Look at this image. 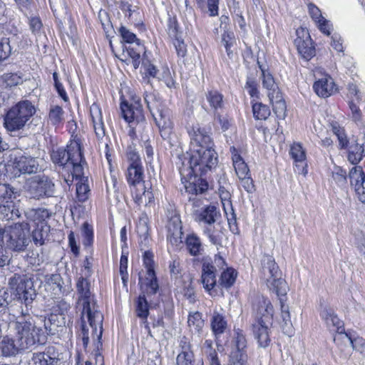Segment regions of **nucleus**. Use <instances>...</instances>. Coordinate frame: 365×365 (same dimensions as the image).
<instances>
[{"label": "nucleus", "mask_w": 365, "mask_h": 365, "mask_svg": "<svg viewBox=\"0 0 365 365\" xmlns=\"http://www.w3.org/2000/svg\"><path fill=\"white\" fill-rule=\"evenodd\" d=\"M245 88L247 89L249 94L252 97H257L258 95V84L257 81L251 77H248L246 83Z\"/></svg>", "instance_id": "69168bd1"}, {"label": "nucleus", "mask_w": 365, "mask_h": 365, "mask_svg": "<svg viewBox=\"0 0 365 365\" xmlns=\"http://www.w3.org/2000/svg\"><path fill=\"white\" fill-rule=\"evenodd\" d=\"M150 190L151 187H147L145 184H140V186L131 188L135 202L138 205H144L145 206L152 204L154 201V196Z\"/></svg>", "instance_id": "5701e85b"}, {"label": "nucleus", "mask_w": 365, "mask_h": 365, "mask_svg": "<svg viewBox=\"0 0 365 365\" xmlns=\"http://www.w3.org/2000/svg\"><path fill=\"white\" fill-rule=\"evenodd\" d=\"M231 149L233 150V166L235 168L236 174L238 176V178L249 175L250 170L247 164L245 163V161L242 160V157L239 154L234 153V152L235 151V148L234 147L231 148Z\"/></svg>", "instance_id": "e433bc0d"}, {"label": "nucleus", "mask_w": 365, "mask_h": 365, "mask_svg": "<svg viewBox=\"0 0 365 365\" xmlns=\"http://www.w3.org/2000/svg\"><path fill=\"white\" fill-rule=\"evenodd\" d=\"M239 179L241 181L242 186L248 193H252L255 192V187L254 182L250 175L239 178Z\"/></svg>", "instance_id": "338daca9"}, {"label": "nucleus", "mask_w": 365, "mask_h": 365, "mask_svg": "<svg viewBox=\"0 0 365 365\" xmlns=\"http://www.w3.org/2000/svg\"><path fill=\"white\" fill-rule=\"evenodd\" d=\"M206 98L210 106L216 111L223 107V96L217 91L212 90L207 93Z\"/></svg>", "instance_id": "c03bdc74"}, {"label": "nucleus", "mask_w": 365, "mask_h": 365, "mask_svg": "<svg viewBox=\"0 0 365 365\" xmlns=\"http://www.w3.org/2000/svg\"><path fill=\"white\" fill-rule=\"evenodd\" d=\"M237 277V272L232 268H227L220 276V284L225 288H229L233 285Z\"/></svg>", "instance_id": "49530a36"}, {"label": "nucleus", "mask_w": 365, "mask_h": 365, "mask_svg": "<svg viewBox=\"0 0 365 365\" xmlns=\"http://www.w3.org/2000/svg\"><path fill=\"white\" fill-rule=\"evenodd\" d=\"M193 215L197 222H203L207 226H211L220 216L217 207L211 205L205 206L200 210L195 209Z\"/></svg>", "instance_id": "6ab92c4d"}, {"label": "nucleus", "mask_w": 365, "mask_h": 365, "mask_svg": "<svg viewBox=\"0 0 365 365\" xmlns=\"http://www.w3.org/2000/svg\"><path fill=\"white\" fill-rule=\"evenodd\" d=\"M255 322L252 324V331L259 346L267 347L270 344L269 328L272 323L274 314L270 301L264 297H259L254 304Z\"/></svg>", "instance_id": "7ed1b4c3"}, {"label": "nucleus", "mask_w": 365, "mask_h": 365, "mask_svg": "<svg viewBox=\"0 0 365 365\" xmlns=\"http://www.w3.org/2000/svg\"><path fill=\"white\" fill-rule=\"evenodd\" d=\"M261 78L262 86L267 90L269 98H273L274 96L281 93L272 75L269 72L262 69Z\"/></svg>", "instance_id": "c85d7f7f"}, {"label": "nucleus", "mask_w": 365, "mask_h": 365, "mask_svg": "<svg viewBox=\"0 0 365 365\" xmlns=\"http://www.w3.org/2000/svg\"><path fill=\"white\" fill-rule=\"evenodd\" d=\"M185 245L188 252L192 256H199L202 255L203 247L200 237L194 234L187 235L185 239Z\"/></svg>", "instance_id": "7c9ffc66"}, {"label": "nucleus", "mask_w": 365, "mask_h": 365, "mask_svg": "<svg viewBox=\"0 0 365 365\" xmlns=\"http://www.w3.org/2000/svg\"><path fill=\"white\" fill-rule=\"evenodd\" d=\"M9 285L16 290V295L24 302L26 306L30 304L36 297L34 280L27 275H14L9 279Z\"/></svg>", "instance_id": "1a4fd4ad"}, {"label": "nucleus", "mask_w": 365, "mask_h": 365, "mask_svg": "<svg viewBox=\"0 0 365 365\" xmlns=\"http://www.w3.org/2000/svg\"><path fill=\"white\" fill-rule=\"evenodd\" d=\"M58 359L48 352H38L33 354L28 365H58Z\"/></svg>", "instance_id": "473e14b6"}, {"label": "nucleus", "mask_w": 365, "mask_h": 365, "mask_svg": "<svg viewBox=\"0 0 365 365\" xmlns=\"http://www.w3.org/2000/svg\"><path fill=\"white\" fill-rule=\"evenodd\" d=\"M252 111L253 115L257 120H266L270 115L269 107L262 103L253 104Z\"/></svg>", "instance_id": "8fccbe9b"}, {"label": "nucleus", "mask_w": 365, "mask_h": 365, "mask_svg": "<svg viewBox=\"0 0 365 365\" xmlns=\"http://www.w3.org/2000/svg\"><path fill=\"white\" fill-rule=\"evenodd\" d=\"M76 148L78 150H81L80 143L78 141L71 142L69 145L67 146L66 149L63 148H58L53 149L51 153V158L53 163L59 166L65 168L70 166V162L72 161L73 155H74V148Z\"/></svg>", "instance_id": "ddd939ff"}, {"label": "nucleus", "mask_w": 365, "mask_h": 365, "mask_svg": "<svg viewBox=\"0 0 365 365\" xmlns=\"http://www.w3.org/2000/svg\"><path fill=\"white\" fill-rule=\"evenodd\" d=\"M90 117L97 138L99 139L103 138L106 133L102 112L99 106L96 103H93L90 107Z\"/></svg>", "instance_id": "b1692460"}, {"label": "nucleus", "mask_w": 365, "mask_h": 365, "mask_svg": "<svg viewBox=\"0 0 365 365\" xmlns=\"http://www.w3.org/2000/svg\"><path fill=\"white\" fill-rule=\"evenodd\" d=\"M313 88L319 96L327 98L334 93L335 84L330 76H325L314 83Z\"/></svg>", "instance_id": "393cba45"}, {"label": "nucleus", "mask_w": 365, "mask_h": 365, "mask_svg": "<svg viewBox=\"0 0 365 365\" xmlns=\"http://www.w3.org/2000/svg\"><path fill=\"white\" fill-rule=\"evenodd\" d=\"M135 312L137 316L143 320V323L145 324V328L149 329L147 323V317L149 314L148 303L145 295H140L138 297L135 305Z\"/></svg>", "instance_id": "f704fd0d"}, {"label": "nucleus", "mask_w": 365, "mask_h": 365, "mask_svg": "<svg viewBox=\"0 0 365 365\" xmlns=\"http://www.w3.org/2000/svg\"><path fill=\"white\" fill-rule=\"evenodd\" d=\"M351 186L362 203H365V174L361 166H354L349 171Z\"/></svg>", "instance_id": "4468645a"}, {"label": "nucleus", "mask_w": 365, "mask_h": 365, "mask_svg": "<svg viewBox=\"0 0 365 365\" xmlns=\"http://www.w3.org/2000/svg\"><path fill=\"white\" fill-rule=\"evenodd\" d=\"M14 195V190L9 185L0 184V205L11 202Z\"/></svg>", "instance_id": "603ef678"}, {"label": "nucleus", "mask_w": 365, "mask_h": 365, "mask_svg": "<svg viewBox=\"0 0 365 365\" xmlns=\"http://www.w3.org/2000/svg\"><path fill=\"white\" fill-rule=\"evenodd\" d=\"M36 108L28 101H21L10 108L4 118V126L11 135L23 130L36 113Z\"/></svg>", "instance_id": "39448f33"}, {"label": "nucleus", "mask_w": 365, "mask_h": 365, "mask_svg": "<svg viewBox=\"0 0 365 365\" xmlns=\"http://www.w3.org/2000/svg\"><path fill=\"white\" fill-rule=\"evenodd\" d=\"M320 317L324 322L327 327L331 330L337 332L339 335L345 336L344 323L336 314L334 310L327 305L320 304Z\"/></svg>", "instance_id": "f8f14e48"}, {"label": "nucleus", "mask_w": 365, "mask_h": 365, "mask_svg": "<svg viewBox=\"0 0 365 365\" xmlns=\"http://www.w3.org/2000/svg\"><path fill=\"white\" fill-rule=\"evenodd\" d=\"M144 101L159 128L161 137L171 143L173 123L170 110L153 93H145Z\"/></svg>", "instance_id": "0eeeda50"}, {"label": "nucleus", "mask_w": 365, "mask_h": 365, "mask_svg": "<svg viewBox=\"0 0 365 365\" xmlns=\"http://www.w3.org/2000/svg\"><path fill=\"white\" fill-rule=\"evenodd\" d=\"M289 154L296 163L295 171L305 176L307 173L305 150L300 143H294L290 147Z\"/></svg>", "instance_id": "a211bd4d"}, {"label": "nucleus", "mask_w": 365, "mask_h": 365, "mask_svg": "<svg viewBox=\"0 0 365 365\" xmlns=\"http://www.w3.org/2000/svg\"><path fill=\"white\" fill-rule=\"evenodd\" d=\"M331 178L339 187H345L346 185V172L341 167L336 166L331 172Z\"/></svg>", "instance_id": "3c124183"}, {"label": "nucleus", "mask_w": 365, "mask_h": 365, "mask_svg": "<svg viewBox=\"0 0 365 365\" xmlns=\"http://www.w3.org/2000/svg\"><path fill=\"white\" fill-rule=\"evenodd\" d=\"M294 45L296 46L298 52L304 58H310L314 55V49L311 46V39L308 34H307L305 39L298 36L294 40Z\"/></svg>", "instance_id": "c756f323"}, {"label": "nucleus", "mask_w": 365, "mask_h": 365, "mask_svg": "<svg viewBox=\"0 0 365 365\" xmlns=\"http://www.w3.org/2000/svg\"><path fill=\"white\" fill-rule=\"evenodd\" d=\"M25 188L30 197L40 199L53 194L54 184L46 176H36L26 182Z\"/></svg>", "instance_id": "9d476101"}, {"label": "nucleus", "mask_w": 365, "mask_h": 365, "mask_svg": "<svg viewBox=\"0 0 365 365\" xmlns=\"http://www.w3.org/2000/svg\"><path fill=\"white\" fill-rule=\"evenodd\" d=\"M50 226L46 222L38 223L33 230L31 236L36 246H42L48 237Z\"/></svg>", "instance_id": "a878e982"}, {"label": "nucleus", "mask_w": 365, "mask_h": 365, "mask_svg": "<svg viewBox=\"0 0 365 365\" xmlns=\"http://www.w3.org/2000/svg\"><path fill=\"white\" fill-rule=\"evenodd\" d=\"M204 234L208 237L210 242L215 245H221L223 234L221 230H217L215 226H206L203 230Z\"/></svg>", "instance_id": "37998d69"}, {"label": "nucleus", "mask_w": 365, "mask_h": 365, "mask_svg": "<svg viewBox=\"0 0 365 365\" xmlns=\"http://www.w3.org/2000/svg\"><path fill=\"white\" fill-rule=\"evenodd\" d=\"M31 242L29 225L26 222L14 223L0 228V245L14 252L26 250Z\"/></svg>", "instance_id": "20e7f679"}, {"label": "nucleus", "mask_w": 365, "mask_h": 365, "mask_svg": "<svg viewBox=\"0 0 365 365\" xmlns=\"http://www.w3.org/2000/svg\"><path fill=\"white\" fill-rule=\"evenodd\" d=\"M365 156V150L363 144L358 142L352 143L348 148V160L353 165L358 164Z\"/></svg>", "instance_id": "2f4dec72"}, {"label": "nucleus", "mask_w": 365, "mask_h": 365, "mask_svg": "<svg viewBox=\"0 0 365 365\" xmlns=\"http://www.w3.org/2000/svg\"><path fill=\"white\" fill-rule=\"evenodd\" d=\"M48 283L50 285L55 286L53 289L55 291V294L64 293L66 292V289L63 287V281L60 274H53L48 278Z\"/></svg>", "instance_id": "864d4df0"}, {"label": "nucleus", "mask_w": 365, "mask_h": 365, "mask_svg": "<svg viewBox=\"0 0 365 365\" xmlns=\"http://www.w3.org/2000/svg\"><path fill=\"white\" fill-rule=\"evenodd\" d=\"M217 163V155L213 149V146L200 148V150H193L187 161V166L185 167V163L182 162V167H179V172L182 176L192 173L202 175L215 167Z\"/></svg>", "instance_id": "423d86ee"}, {"label": "nucleus", "mask_w": 365, "mask_h": 365, "mask_svg": "<svg viewBox=\"0 0 365 365\" xmlns=\"http://www.w3.org/2000/svg\"><path fill=\"white\" fill-rule=\"evenodd\" d=\"M273 107V111L277 117L281 119L284 118L286 115L287 106L285 101L282 98V93L275 95L273 98H269Z\"/></svg>", "instance_id": "c9c22d12"}, {"label": "nucleus", "mask_w": 365, "mask_h": 365, "mask_svg": "<svg viewBox=\"0 0 365 365\" xmlns=\"http://www.w3.org/2000/svg\"><path fill=\"white\" fill-rule=\"evenodd\" d=\"M345 337L350 341L352 348L359 352L361 354L365 353V339L361 337H357L352 339L347 334H345Z\"/></svg>", "instance_id": "13d9d810"}, {"label": "nucleus", "mask_w": 365, "mask_h": 365, "mask_svg": "<svg viewBox=\"0 0 365 365\" xmlns=\"http://www.w3.org/2000/svg\"><path fill=\"white\" fill-rule=\"evenodd\" d=\"M126 177L128 182L131 186V188L140 186V184H145L143 180L144 174L142 165L128 166Z\"/></svg>", "instance_id": "bb28decb"}, {"label": "nucleus", "mask_w": 365, "mask_h": 365, "mask_svg": "<svg viewBox=\"0 0 365 365\" xmlns=\"http://www.w3.org/2000/svg\"><path fill=\"white\" fill-rule=\"evenodd\" d=\"M77 292L79 295L78 305L82 307L83 314H86L87 320L92 328V334L100 340L103 334V316L98 309L96 302L90 290L89 282L80 277L76 283Z\"/></svg>", "instance_id": "f03ea898"}, {"label": "nucleus", "mask_w": 365, "mask_h": 365, "mask_svg": "<svg viewBox=\"0 0 365 365\" xmlns=\"http://www.w3.org/2000/svg\"><path fill=\"white\" fill-rule=\"evenodd\" d=\"M189 135L193 150H200V148L213 146V142L205 128L199 126L193 127L189 131Z\"/></svg>", "instance_id": "2eb2a0df"}, {"label": "nucleus", "mask_w": 365, "mask_h": 365, "mask_svg": "<svg viewBox=\"0 0 365 365\" xmlns=\"http://www.w3.org/2000/svg\"><path fill=\"white\" fill-rule=\"evenodd\" d=\"M118 34L124 43H136V46L140 48V40L136 37V35L134 33L130 31L125 26H120L118 29Z\"/></svg>", "instance_id": "09e8293b"}, {"label": "nucleus", "mask_w": 365, "mask_h": 365, "mask_svg": "<svg viewBox=\"0 0 365 365\" xmlns=\"http://www.w3.org/2000/svg\"><path fill=\"white\" fill-rule=\"evenodd\" d=\"M146 292L149 294H155L158 290V283L155 272L153 274L147 275L145 278Z\"/></svg>", "instance_id": "6e6d98bb"}, {"label": "nucleus", "mask_w": 365, "mask_h": 365, "mask_svg": "<svg viewBox=\"0 0 365 365\" xmlns=\"http://www.w3.org/2000/svg\"><path fill=\"white\" fill-rule=\"evenodd\" d=\"M234 341L236 346V350L232 352L246 353L245 349L247 347V339L242 330L237 329H235Z\"/></svg>", "instance_id": "de8ad7c7"}, {"label": "nucleus", "mask_w": 365, "mask_h": 365, "mask_svg": "<svg viewBox=\"0 0 365 365\" xmlns=\"http://www.w3.org/2000/svg\"><path fill=\"white\" fill-rule=\"evenodd\" d=\"M210 324L212 331L215 336L223 334L227 327V323L225 317L216 312L212 314Z\"/></svg>", "instance_id": "72a5a7b5"}, {"label": "nucleus", "mask_w": 365, "mask_h": 365, "mask_svg": "<svg viewBox=\"0 0 365 365\" xmlns=\"http://www.w3.org/2000/svg\"><path fill=\"white\" fill-rule=\"evenodd\" d=\"M11 52L10 40L8 38H3L0 41V61L6 59Z\"/></svg>", "instance_id": "bf43d9fd"}, {"label": "nucleus", "mask_w": 365, "mask_h": 365, "mask_svg": "<svg viewBox=\"0 0 365 365\" xmlns=\"http://www.w3.org/2000/svg\"><path fill=\"white\" fill-rule=\"evenodd\" d=\"M29 315L22 314L11 321L9 327L13 338L5 336L0 342V349L4 356L16 354L21 350L28 349L36 344H43L46 341V332L51 333L46 319H39Z\"/></svg>", "instance_id": "f257e3e1"}, {"label": "nucleus", "mask_w": 365, "mask_h": 365, "mask_svg": "<svg viewBox=\"0 0 365 365\" xmlns=\"http://www.w3.org/2000/svg\"><path fill=\"white\" fill-rule=\"evenodd\" d=\"M88 178H81V181L76 183V195L78 201L85 202L88 200L90 194V187L88 185Z\"/></svg>", "instance_id": "a19ab883"}, {"label": "nucleus", "mask_w": 365, "mask_h": 365, "mask_svg": "<svg viewBox=\"0 0 365 365\" xmlns=\"http://www.w3.org/2000/svg\"><path fill=\"white\" fill-rule=\"evenodd\" d=\"M280 306H281V317L282 321L281 322V327L284 334L291 336L293 334V327L290 319V313L289 307L285 304V296L279 297Z\"/></svg>", "instance_id": "cd10ccee"}, {"label": "nucleus", "mask_w": 365, "mask_h": 365, "mask_svg": "<svg viewBox=\"0 0 365 365\" xmlns=\"http://www.w3.org/2000/svg\"><path fill=\"white\" fill-rule=\"evenodd\" d=\"M65 112L57 105H51L48 113V123L53 125H58L63 123Z\"/></svg>", "instance_id": "4c0bfd02"}, {"label": "nucleus", "mask_w": 365, "mask_h": 365, "mask_svg": "<svg viewBox=\"0 0 365 365\" xmlns=\"http://www.w3.org/2000/svg\"><path fill=\"white\" fill-rule=\"evenodd\" d=\"M168 240L175 246H178L182 242V225L180 216L177 214L170 217L168 225Z\"/></svg>", "instance_id": "aec40b11"}, {"label": "nucleus", "mask_w": 365, "mask_h": 365, "mask_svg": "<svg viewBox=\"0 0 365 365\" xmlns=\"http://www.w3.org/2000/svg\"><path fill=\"white\" fill-rule=\"evenodd\" d=\"M173 44L175 47L178 56L184 57L187 53V48L184 41L181 38L176 36Z\"/></svg>", "instance_id": "774afa93"}, {"label": "nucleus", "mask_w": 365, "mask_h": 365, "mask_svg": "<svg viewBox=\"0 0 365 365\" xmlns=\"http://www.w3.org/2000/svg\"><path fill=\"white\" fill-rule=\"evenodd\" d=\"M187 324L192 331L200 333L204 327V320L202 319L201 313L195 312L189 314Z\"/></svg>", "instance_id": "a18cd8bd"}, {"label": "nucleus", "mask_w": 365, "mask_h": 365, "mask_svg": "<svg viewBox=\"0 0 365 365\" xmlns=\"http://www.w3.org/2000/svg\"><path fill=\"white\" fill-rule=\"evenodd\" d=\"M82 232L83 236V245L86 247L91 246L93 240V233L91 227L87 222H85L83 225Z\"/></svg>", "instance_id": "052dcab7"}, {"label": "nucleus", "mask_w": 365, "mask_h": 365, "mask_svg": "<svg viewBox=\"0 0 365 365\" xmlns=\"http://www.w3.org/2000/svg\"><path fill=\"white\" fill-rule=\"evenodd\" d=\"M74 155H73L72 161L70 162V166L67 167L68 170H71V175H72V179H66L65 178V182L69 185L70 182L73 181V180L75 178L76 180L81 181V178H85L83 176V168L81 165V163L83 161V154L81 149L78 150V148L76 147L74 148Z\"/></svg>", "instance_id": "4be33fe9"}, {"label": "nucleus", "mask_w": 365, "mask_h": 365, "mask_svg": "<svg viewBox=\"0 0 365 365\" xmlns=\"http://www.w3.org/2000/svg\"><path fill=\"white\" fill-rule=\"evenodd\" d=\"M228 365H247V353L231 352Z\"/></svg>", "instance_id": "5fc2aeb1"}, {"label": "nucleus", "mask_w": 365, "mask_h": 365, "mask_svg": "<svg viewBox=\"0 0 365 365\" xmlns=\"http://www.w3.org/2000/svg\"><path fill=\"white\" fill-rule=\"evenodd\" d=\"M153 255L150 252H145L143 255V263L147 269V275L153 274L154 267H153Z\"/></svg>", "instance_id": "680f3d73"}, {"label": "nucleus", "mask_w": 365, "mask_h": 365, "mask_svg": "<svg viewBox=\"0 0 365 365\" xmlns=\"http://www.w3.org/2000/svg\"><path fill=\"white\" fill-rule=\"evenodd\" d=\"M217 269L215 265L207 261H204L202 267L201 281L205 289L210 292L216 285Z\"/></svg>", "instance_id": "412c9836"}, {"label": "nucleus", "mask_w": 365, "mask_h": 365, "mask_svg": "<svg viewBox=\"0 0 365 365\" xmlns=\"http://www.w3.org/2000/svg\"><path fill=\"white\" fill-rule=\"evenodd\" d=\"M14 169L16 173L32 174L38 172L39 164L36 158L31 156L21 155L16 157L13 163Z\"/></svg>", "instance_id": "dca6fc26"}, {"label": "nucleus", "mask_w": 365, "mask_h": 365, "mask_svg": "<svg viewBox=\"0 0 365 365\" xmlns=\"http://www.w3.org/2000/svg\"><path fill=\"white\" fill-rule=\"evenodd\" d=\"M120 9L122 10V11L125 13H128L127 16L129 19H130L133 14L137 13L138 10L137 6H133L128 1H126L125 0L120 1Z\"/></svg>", "instance_id": "0e129e2a"}, {"label": "nucleus", "mask_w": 365, "mask_h": 365, "mask_svg": "<svg viewBox=\"0 0 365 365\" xmlns=\"http://www.w3.org/2000/svg\"><path fill=\"white\" fill-rule=\"evenodd\" d=\"M349 106L351 110V118L356 123L362 121V112L360 108L365 105V97L363 93L354 83L348 85Z\"/></svg>", "instance_id": "9b49d317"}, {"label": "nucleus", "mask_w": 365, "mask_h": 365, "mask_svg": "<svg viewBox=\"0 0 365 365\" xmlns=\"http://www.w3.org/2000/svg\"><path fill=\"white\" fill-rule=\"evenodd\" d=\"M182 349L176 359L177 365H194V354L190 350V346H182Z\"/></svg>", "instance_id": "79ce46f5"}, {"label": "nucleus", "mask_w": 365, "mask_h": 365, "mask_svg": "<svg viewBox=\"0 0 365 365\" xmlns=\"http://www.w3.org/2000/svg\"><path fill=\"white\" fill-rule=\"evenodd\" d=\"M198 174L199 173H192L193 181L196 182L195 188L197 190V195L204 193L208 187L207 182L201 178H198Z\"/></svg>", "instance_id": "e2e57ef3"}, {"label": "nucleus", "mask_w": 365, "mask_h": 365, "mask_svg": "<svg viewBox=\"0 0 365 365\" xmlns=\"http://www.w3.org/2000/svg\"><path fill=\"white\" fill-rule=\"evenodd\" d=\"M181 181L184 184V188L188 193L197 195L196 182L193 181L192 173L188 175L182 176L181 174Z\"/></svg>", "instance_id": "4d7b16f0"}, {"label": "nucleus", "mask_w": 365, "mask_h": 365, "mask_svg": "<svg viewBox=\"0 0 365 365\" xmlns=\"http://www.w3.org/2000/svg\"><path fill=\"white\" fill-rule=\"evenodd\" d=\"M143 48L140 46L138 48L137 46H128L124 51L123 55L125 56V53L128 56V58H126L125 61H128V63H131L135 69L138 68L140 63V53Z\"/></svg>", "instance_id": "58836bf2"}, {"label": "nucleus", "mask_w": 365, "mask_h": 365, "mask_svg": "<svg viewBox=\"0 0 365 365\" xmlns=\"http://www.w3.org/2000/svg\"><path fill=\"white\" fill-rule=\"evenodd\" d=\"M262 277L268 289L278 297L287 294L288 287L282 278V272L274 259L271 255H264L262 259Z\"/></svg>", "instance_id": "6e6552de"}, {"label": "nucleus", "mask_w": 365, "mask_h": 365, "mask_svg": "<svg viewBox=\"0 0 365 365\" xmlns=\"http://www.w3.org/2000/svg\"><path fill=\"white\" fill-rule=\"evenodd\" d=\"M26 218L38 223L46 222L45 220L48 217V212L44 209H28L25 211Z\"/></svg>", "instance_id": "ea45409f"}, {"label": "nucleus", "mask_w": 365, "mask_h": 365, "mask_svg": "<svg viewBox=\"0 0 365 365\" xmlns=\"http://www.w3.org/2000/svg\"><path fill=\"white\" fill-rule=\"evenodd\" d=\"M122 115L125 120L129 123L136 121L140 123L144 121V115L141 106L135 102L134 104L122 103L120 105Z\"/></svg>", "instance_id": "f3484780"}]
</instances>
